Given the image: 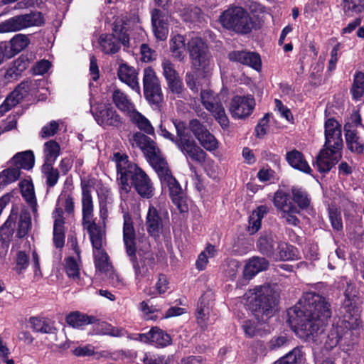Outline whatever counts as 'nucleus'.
<instances>
[{
  "label": "nucleus",
  "mask_w": 364,
  "mask_h": 364,
  "mask_svg": "<svg viewBox=\"0 0 364 364\" xmlns=\"http://www.w3.org/2000/svg\"><path fill=\"white\" fill-rule=\"evenodd\" d=\"M41 172L46 180L47 188H53L58 182L60 178V171L54 168V164H43Z\"/></svg>",
  "instance_id": "37"
},
{
  "label": "nucleus",
  "mask_w": 364,
  "mask_h": 364,
  "mask_svg": "<svg viewBox=\"0 0 364 364\" xmlns=\"http://www.w3.org/2000/svg\"><path fill=\"white\" fill-rule=\"evenodd\" d=\"M228 57L232 61H236L242 64L249 65L256 70H259L261 69V58L259 55L257 53L245 50H235L230 52Z\"/></svg>",
  "instance_id": "22"
},
{
  "label": "nucleus",
  "mask_w": 364,
  "mask_h": 364,
  "mask_svg": "<svg viewBox=\"0 0 364 364\" xmlns=\"http://www.w3.org/2000/svg\"><path fill=\"white\" fill-rule=\"evenodd\" d=\"M29 264L28 255L23 251H19L16 257V267L14 269L21 273L23 270L26 269Z\"/></svg>",
  "instance_id": "56"
},
{
  "label": "nucleus",
  "mask_w": 364,
  "mask_h": 364,
  "mask_svg": "<svg viewBox=\"0 0 364 364\" xmlns=\"http://www.w3.org/2000/svg\"><path fill=\"white\" fill-rule=\"evenodd\" d=\"M197 73L198 74H195L192 72L187 73L185 79L188 87L194 92H198L200 88L198 78L196 75H201V77L204 78L201 74V72L199 73L197 71Z\"/></svg>",
  "instance_id": "57"
},
{
  "label": "nucleus",
  "mask_w": 364,
  "mask_h": 364,
  "mask_svg": "<svg viewBox=\"0 0 364 364\" xmlns=\"http://www.w3.org/2000/svg\"><path fill=\"white\" fill-rule=\"evenodd\" d=\"M97 318L94 316H88L87 314L75 311L70 313L66 317V322L74 328H81L88 324L95 323Z\"/></svg>",
  "instance_id": "32"
},
{
  "label": "nucleus",
  "mask_w": 364,
  "mask_h": 364,
  "mask_svg": "<svg viewBox=\"0 0 364 364\" xmlns=\"http://www.w3.org/2000/svg\"><path fill=\"white\" fill-rule=\"evenodd\" d=\"M132 263L136 279L147 276L149 269H153L155 264L154 253L146 251L142 254L139 253V260L136 258V253L133 255H128Z\"/></svg>",
  "instance_id": "18"
},
{
  "label": "nucleus",
  "mask_w": 364,
  "mask_h": 364,
  "mask_svg": "<svg viewBox=\"0 0 364 364\" xmlns=\"http://www.w3.org/2000/svg\"><path fill=\"white\" fill-rule=\"evenodd\" d=\"M54 218L53 243L56 248H62L65 243L64 218L63 208L58 207L53 212Z\"/></svg>",
  "instance_id": "23"
},
{
  "label": "nucleus",
  "mask_w": 364,
  "mask_h": 364,
  "mask_svg": "<svg viewBox=\"0 0 364 364\" xmlns=\"http://www.w3.org/2000/svg\"><path fill=\"white\" fill-rule=\"evenodd\" d=\"M141 60L144 62H150L156 57V51L152 50L147 44L141 46Z\"/></svg>",
  "instance_id": "61"
},
{
  "label": "nucleus",
  "mask_w": 364,
  "mask_h": 364,
  "mask_svg": "<svg viewBox=\"0 0 364 364\" xmlns=\"http://www.w3.org/2000/svg\"><path fill=\"white\" fill-rule=\"evenodd\" d=\"M143 90L144 97L149 104L159 107L163 102L164 96L160 81L151 67L144 69Z\"/></svg>",
  "instance_id": "12"
},
{
  "label": "nucleus",
  "mask_w": 364,
  "mask_h": 364,
  "mask_svg": "<svg viewBox=\"0 0 364 364\" xmlns=\"http://www.w3.org/2000/svg\"><path fill=\"white\" fill-rule=\"evenodd\" d=\"M131 121L136 125L141 130L147 134L152 135L154 134V129L151 122L143 114L136 110V109L129 114Z\"/></svg>",
  "instance_id": "39"
},
{
  "label": "nucleus",
  "mask_w": 364,
  "mask_h": 364,
  "mask_svg": "<svg viewBox=\"0 0 364 364\" xmlns=\"http://www.w3.org/2000/svg\"><path fill=\"white\" fill-rule=\"evenodd\" d=\"M94 326L95 334L107 335L113 337H122L125 335V330L122 328L114 327L105 321L97 319Z\"/></svg>",
  "instance_id": "33"
},
{
  "label": "nucleus",
  "mask_w": 364,
  "mask_h": 364,
  "mask_svg": "<svg viewBox=\"0 0 364 364\" xmlns=\"http://www.w3.org/2000/svg\"><path fill=\"white\" fill-rule=\"evenodd\" d=\"M112 101L116 107L121 111L131 114L135 108L134 104L128 96L119 89H114L112 93Z\"/></svg>",
  "instance_id": "30"
},
{
  "label": "nucleus",
  "mask_w": 364,
  "mask_h": 364,
  "mask_svg": "<svg viewBox=\"0 0 364 364\" xmlns=\"http://www.w3.org/2000/svg\"><path fill=\"white\" fill-rule=\"evenodd\" d=\"M328 299L313 291L303 294L295 306L288 311V322L296 333L306 340H314L324 331L331 316Z\"/></svg>",
  "instance_id": "1"
},
{
  "label": "nucleus",
  "mask_w": 364,
  "mask_h": 364,
  "mask_svg": "<svg viewBox=\"0 0 364 364\" xmlns=\"http://www.w3.org/2000/svg\"><path fill=\"white\" fill-rule=\"evenodd\" d=\"M291 338L286 335H280L272 337L267 343L269 350H277L279 348L289 346Z\"/></svg>",
  "instance_id": "50"
},
{
  "label": "nucleus",
  "mask_w": 364,
  "mask_h": 364,
  "mask_svg": "<svg viewBox=\"0 0 364 364\" xmlns=\"http://www.w3.org/2000/svg\"><path fill=\"white\" fill-rule=\"evenodd\" d=\"M43 23V17L41 12L18 15L0 23V33L16 32L31 26H40Z\"/></svg>",
  "instance_id": "11"
},
{
  "label": "nucleus",
  "mask_w": 364,
  "mask_h": 364,
  "mask_svg": "<svg viewBox=\"0 0 364 364\" xmlns=\"http://www.w3.org/2000/svg\"><path fill=\"white\" fill-rule=\"evenodd\" d=\"M19 185L23 198L31 207L33 213L36 214L37 213V202L33 185L28 182H21Z\"/></svg>",
  "instance_id": "43"
},
{
  "label": "nucleus",
  "mask_w": 364,
  "mask_h": 364,
  "mask_svg": "<svg viewBox=\"0 0 364 364\" xmlns=\"http://www.w3.org/2000/svg\"><path fill=\"white\" fill-rule=\"evenodd\" d=\"M343 129L348 149L352 152L362 154L364 151V143L358 135L357 131L353 129L350 122L346 123Z\"/></svg>",
  "instance_id": "24"
},
{
  "label": "nucleus",
  "mask_w": 364,
  "mask_h": 364,
  "mask_svg": "<svg viewBox=\"0 0 364 364\" xmlns=\"http://www.w3.org/2000/svg\"><path fill=\"white\" fill-rule=\"evenodd\" d=\"M198 140L201 146L207 151H213L218 148L217 139L208 130L198 137Z\"/></svg>",
  "instance_id": "49"
},
{
  "label": "nucleus",
  "mask_w": 364,
  "mask_h": 364,
  "mask_svg": "<svg viewBox=\"0 0 364 364\" xmlns=\"http://www.w3.org/2000/svg\"><path fill=\"white\" fill-rule=\"evenodd\" d=\"M350 92L353 98L355 100H360L364 95V73L363 72L355 73Z\"/></svg>",
  "instance_id": "45"
},
{
  "label": "nucleus",
  "mask_w": 364,
  "mask_h": 364,
  "mask_svg": "<svg viewBox=\"0 0 364 364\" xmlns=\"http://www.w3.org/2000/svg\"><path fill=\"white\" fill-rule=\"evenodd\" d=\"M257 247L260 253L276 261L293 259L295 256L292 245L278 241L277 237L272 233L261 235L257 242Z\"/></svg>",
  "instance_id": "9"
},
{
  "label": "nucleus",
  "mask_w": 364,
  "mask_h": 364,
  "mask_svg": "<svg viewBox=\"0 0 364 364\" xmlns=\"http://www.w3.org/2000/svg\"><path fill=\"white\" fill-rule=\"evenodd\" d=\"M117 161V173L121 193H127L132 186L144 198H151L154 194V187L149 176L136 164L128 163L127 156L114 154Z\"/></svg>",
  "instance_id": "4"
},
{
  "label": "nucleus",
  "mask_w": 364,
  "mask_h": 364,
  "mask_svg": "<svg viewBox=\"0 0 364 364\" xmlns=\"http://www.w3.org/2000/svg\"><path fill=\"white\" fill-rule=\"evenodd\" d=\"M266 205H260L254 210L249 218L248 231L250 234L257 232L261 228V222L264 216L268 213Z\"/></svg>",
  "instance_id": "36"
},
{
  "label": "nucleus",
  "mask_w": 364,
  "mask_h": 364,
  "mask_svg": "<svg viewBox=\"0 0 364 364\" xmlns=\"http://www.w3.org/2000/svg\"><path fill=\"white\" fill-rule=\"evenodd\" d=\"M161 65L163 68V75L166 81L179 76L175 70L174 65L169 60L164 59L162 61Z\"/></svg>",
  "instance_id": "55"
},
{
  "label": "nucleus",
  "mask_w": 364,
  "mask_h": 364,
  "mask_svg": "<svg viewBox=\"0 0 364 364\" xmlns=\"http://www.w3.org/2000/svg\"><path fill=\"white\" fill-rule=\"evenodd\" d=\"M119 79L126 83L132 90L140 92V87L137 81L136 70L127 64H121L117 70Z\"/></svg>",
  "instance_id": "25"
},
{
  "label": "nucleus",
  "mask_w": 364,
  "mask_h": 364,
  "mask_svg": "<svg viewBox=\"0 0 364 364\" xmlns=\"http://www.w3.org/2000/svg\"><path fill=\"white\" fill-rule=\"evenodd\" d=\"M286 159L293 168L306 173H311V169L300 151L297 150L289 151L287 154Z\"/></svg>",
  "instance_id": "31"
},
{
  "label": "nucleus",
  "mask_w": 364,
  "mask_h": 364,
  "mask_svg": "<svg viewBox=\"0 0 364 364\" xmlns=\"http://www.w3.org/2000/svg\"><path fill=\"white\" fill-rule=\"evenodd\" d=\"M10 163L20 171L31 169L35 164V156L32 151L28 150L16 154L10 160Z\"/></svg>",
  "instance_id": "26"
},
{
  "label": "nucleus",
  "mask_w": 364,
  "mask_h": 364,
  "mask_svg": "<svg viewBox=\"0 0 364 364\" xmlns=\"http://www.w3.org/2000/svg\"><path fill=\"white\" fill-rule=\"evenodd\" d=\"M200 100L205 108L213 114L223 129L228 127L229 119L218 95L210 90H202Z\"/></svg>",
  "instance_id": "13"
},
{
  "label": "nucleus",
  "mask_w": 364,
  "mask_h": 364,
  "mask_svg": "<svg viewBox=\"0 0 364 364\" xmlns=\"http://www.w3.org/2000/svg\"><path fill=\"white\" fill-rule=\"evenodd\" d=\"M364 9V0H344L343 10L346 16H353Z\"/></svg>",
  "instance_id": "47"
},
{
  "label": "nucleus",
  "mask_w": 364,
  "mask_h": 364,
  "mask_svg": "<svg viewBox=\"0 0 364 364\" xmlns=\"http://www.w3.org/2000/svg\"><path fill=\"white\" fill-rule=\"evenodd\" d=\"M31 228V218L30 213L27 210H21L19 215L16 237L18 238L25 237Z\"/></svg>",
  "instance_id": "40"
},
{
  "label": "nucleus",
  "mask_w": 364,
  "mask_h": 364,
  "mask_svg": "<svg viewBox=\"0 0 364 364\" xmlns=\"http://www.w3.org/2000/svg\"><path fill=\"white\" fill-rule=\"evenodd\" d=\"M189 129L197 139L208 131L206 127L196 119H191L189 122Z\"/></svg>",
  "instance_id": "59"
},
{
  "label": "nucleus",
  "mask_w": 364,
  "mask_h": 364,
  "mask_svg": "<svg viewBox=\"0 0 364 364\" xmlns=\"http://www.w3.org/2000/svg\"><path fill=\"white\" fill-rule=\"evenodd\" d=\"M173 124L177 134L175 145L185 156L190 168H193L191 161L203 165L205 161L207 154L197 144L184 122L176 120Z\"/></svg>",
  "instance_id": "8"
},
{
  "label": "nucleus",
  "mask_w": 364,
  "mask_h": 364,
  "mask_svg": "<svg viewBox=\"0 0 364 364\" xmlns=\"http://www.w3.org/2000/svg\"><path fill=\"white\" fill-rule=\"evenodd\" d=\"M123 240L128 255H133L136 253V232L134 223L128 213L123 215Z\"/></svg>",
  "instance_id": "20"
},
{
  "label": "nucleus",
  "mask_w": 364,
  "mask_h": 364,
  "mask_svg": "<svg viewBox=\"0 0 364 364\" xmlns=\"http://www.w3.org/2000/svg\"><path fill=\"white\" fill-rule=\"evenodd\" d=\"M65 269L67 275L73 279H77L80 275V267L77 260L73 257L65 259Z\"/></svg>",
  "instance_id": "51"
},
{
  "label": "nucleus",
  "mask_w": 364,
  "mask_h": 364,
  "mask_svg": "<svg viewBox=\"0 0 364 364\" xmlns=\"http://www.w3.org/2000/svg\"><path fill=\"white\" fill-rule=\"evenodd\" d=\"M268 266L269 262L265 258L254 257L245 265L244 276L250 279L259 272L266 270Z\"/></svg>",
  "instance_id": "27"
},
{
  "label": "nucleus",
  "mask_w": 364,
  "mask_h": 364,
  "mask_svg": "<svg viewBox=\"0 0 364 364\" xmlns=\"http://www.w3.org/2000/svg\"><path fill=\"white\" fill-rule=\"evenodd\" d=\"M210 293H206L200 298L196 309V318L198 323L201 326L205 325V321L208 319L211 309L210 298Z\"/></svg>",
  "instance_id": "29"
},
{
  "label": "nucleus",
  "mask_w": 364,
  "mask_h": 364,
  "mask_svg": "<svg viewBox=\"0 0 364 364\" xmlns=\"http://www.w3.org/2000/svg\"><path fill=\"white\" fill-rule=\"evenodd\" d=\"M51 66L50 63L48 60H43L36 63L33 68V72L34 75H43L48 72Z\"/></svg>",
  "instance_id": "62"
},
{
  "label": "nucleus",
  "mask_w": 364,
  "mask_h": 364,
  "mask_svg": "<svg viewBox=\"0 0 364 364\" xmlns=\"http://www.w3.org/2000/svg\"><path fill=\"white\" fill-rule=\"evenodd\" d=\"M325 144L324 147L340 151L343 146L341 126L336 119H328L325 122Z\"/></svg>",
  "instance_id": "14"
},
{
  "label": "nucleus",
  "mask_w": 364,
  "mask_h": 364,
  "mask_svg": "<svg viewBox=\"0 0 364 364\" xmlns=\"http://www.w3.org/2000/svg\"><path fill=\"white\" fill-rule=\"evenodd\" d=\"M82 224L87 230L93 247L95 265L101 272H109L112 266L109 262L107 254L102 249V232L94 218V205L90 187L82 183Z\"/></svg>",
  "instance_id": "3"
},
{
  "label": "nucleus",
  "mask_w": 364,
  "mask_h": 364,
  "mask_svg": "<svg viewBox=\"0 0 364 364\" xmlns=\"http://www.w3.org/2000/svg\"><path fill=\"white\" fill-rule=\"evenodd\" d=\"M292 199L298 205V208H306L310 204V199L306 191L301 188H293L292 190Z\"/></svg>",
  "instance_id": "48"
},
{
  "label": "nucleus",
  "mask_w": 364,
  "mask_h": 364,
  "mask_svg": "<svg viewBox=\"0 0 364 364\" xmlns=\"http://www.w3.org/2000/svg\"><path fill=\"white\" fill-rule=\"evenodd\" d=\"M9 45L7 58H11L21 50L25 49L30 43L29 38L23 34H17L10 41Z\"/></svg>",
  "instance_id": "34"
},
{
  "label": "nucleus",
  "mask_w": 364,
  "mask_h": 364,
  "mask_svg": "<svg viewBox=\"0 0 364 364\" xmlns=\"http://www.w3.org/2000/svg\"><path fill=\"white\" fill-rule=\"evenodd\" d=\"M274 205L282 213L291 210H296V206L289 200V196L283 191H278L274 193Z\"/></svg>",
  "instance_id": "42"
},
{
  "label": "nucleus",
  "mask_w": 364,
  "mask_h": 364,
  "mask_svg": "<svg viewBox=\"0 0 364 364\" xmlns=\"http://www.w3.org/2000/svg\"><path fill=\"white\" fill-rule=\"evenodd\" d=\"M60 202H62V205L68 214H72L74 212L75 203L73 198L70 195H60L58 199L55 208L57 206L62 208L59 205Z\"/></svg>",
  "instance_id": "53"
},
{
  "label": "nucleus",
  "mask_w": 364,
  "mask_h": 364,
  "mask_svg": "<svg viewBox=\"0 0 364 364\" xmlns=\"http://www.w3.org/2000/svg\"><path fill=\"white\" fill-rule=\"evenodd\" d=\"M97 124L102 127H113L119 128L123 124L122 118L117 111L109 106H101L94 114Z\"/></svg>",
  "instance_id": "17"
},
{
  "label": "nucleus",
  "mask_w": 364,
  "mask_h": 364,
  "mask_svg": "<svg viewBox=\"0 0 364 364\" xmlns=\"http://www.w3.org/2000/svg\"><path fill=\"white\" fill-rule=\"evenodd\" d=\"M170 50L175 58L179 60H182L184 58L186 44L185 38L183 36L176 35L171 39Z\"/></svg>",
  "instance_id": "41"
},
{
  "label": "nucleus",
  "mask_w": 364,
  "mask_h": 364,
  "mask_svg": "<svg viewBox=\"0 0 364 364\" xmlns=\"http://www.w3.org/2000/svg\"><path fill=\"white\" fill-rule=\"evenodd\" d=\"M150 337L151 343L158 346L164 347L169 345L171 342V336L158 327H154L151 329Z\"/></svg>",
  "instance_id": "46"
},
{
  "label": "nucleus",
  "mask_w": 364,
  "mask_h": 364,
  "mask_svg": "<svg viewBox=\"0 0 364 364\" xmlns=\"http://www.w3.org/2000/svg\"><path fill=\"white\" fill-rule=\"evenodd\" d=\"M255 106L254 97L247 95L246 96H235L232 98L229 110L233 118L242 119L251 114Z\"/></svg>",
  "instance_id": "15"
},
{
  "label": "nucleus",
  "mask_w": 364,
  "mask_h": 364,
  "mask_svg": "<svg viewBox=\"0 0 364 364\" xmlns=\"http://www.w3.org/2000/svg\"><path fill=\"white\" fill-rule=\"evenodd\" d=\"M299 213H300L299 208H298L296 206L295 211L294 210L291 211V210H286L281 213V216H282V218L284 219L285 220L286 223H287L288 225L296 226L299 224V220L296 216V214H298Z\"/></svg>",
  "instance_id": "58"
},
{
  "label": "nucleus",
  "mask_w": 364,
  "mask_h": 364,
  "mask_svg": "<svg viewBox=\"0 0 364 364\" xmlns=\"http://www.w3.org/2000/svg\"><path fill=\"white\" fill-rule=\"evenodd\" d=\"M138 21V17L132 18H129L127 16L117 17L113 23L112 33L100 35L98 40L100 50L105 54L112 55L119 50L121 44L129 46V34L128 31L131 26Z\"/></svg>",
  "instance_id": "6"
},
{
  "label": "nucleus",
  "mask_w": 364,
  "mask_h": 364,
  "mask_svg": "<svg viewBox=\"0 0 364 364\" xmlns=\"http://www.w3.org/2000/svg\"><path fill=\"white\" fill-rule=\"evenodd\" d=\"M29 90V84L27 82H22L10 93V95L19 103L28 95Z\"/></svg>",
  "instance_id": "54"
},
{
  "label": "nucleus",
  "mask_w": 364,
  "mask_h": 364,
  "mask_svg": "<svg viewBox=\"0 0 364 364\" xmlns=\"http://www.w3.org/2000/svg\"><path fill=\"white\" fill-rule=\"evenodd\" d=\"M29 323L33 331L41 333H55L56 330L51 322L43 318L31 317Z\"/></svg>",
  "instance_id": "38"
},
{
  "label": "nucleus",
  "mask_w": 364,
  "mask_h": 364,
  "mask_svg": "<svg viewBox=\"0 0 364 364\" xmlns=\"http://www.w3.org/2000/svg\"><path fill=\"white\" fill-rule=\"evenodd\" d=\"M304 359L302 348L296 347L287 355L277 360L274 364H300L303 362Z\"/></svg>",
  "instance_id": "44"
},
{
  "label": "nucleus",
  "mask_w": 364,
  "mask_h": 364,
  "mask_svg": "<svg viewBox=\"0 0 364 364\" xmlns=\"http://www.w3.org/2000/svg\"><path fill=\"white\" fill-rule=\"evenodd\" d=\"M18 213L11 210V213L5 223L0 228V241L4 244H8L12 239Z\"/></svg>",
  "instance_id": "28"
},
{
  "label": "nucleus",
  "mask_w": 364,
  "mask_h": 364,
  "mask_svg": "<svg viewBox=\"0 0 364 364\" xmlns=\"http://www.w3.org/2000/svg\"><path fill=\"white\" fill-rule=\"evenodd\" d=\"M145 224L149 235L155 238L159 237L163 229V218L160 205L149 204Z\"/></svg>",
  "instance_id": "16"
},
{
  "label": "nucleus",
  "mask_w": 364,
  "mask_h": 364,
  "mask_svg": "<svg viewBox=\"0 0 364 364\" xmlns=\"http://www.w3.org/2000/svg\"><path fill=\"white\" fill-rule=\"evenodd\" d=\"M151 23L156 38L160 41L166 39L168 33V16L161 10L155 9L151 11Z\"/></svg>",
  "instance_id": "21"
},
{
  "label": "nucleus",
  "mask_w": 364,
  "mask_h": 364,
  "mask_svg": "<svg viewBox=\"0 0 364 364\" xmlns=\"http://www.w3.org/2000/svg\"><path fill=\"white\" fill-rule=\"evenodd\" d=\"M188 49L193 66L198 72H201L203 77H208L214 63L206 43L200 37H193L188 43Z\"/></svg>",
  "instance_id": "10"
},
{
  "label": "nucleus",
  "mask_w": 364,
  "mask_h": 364,
  "mask_svg": "<svg viewBox=\"0 0 364 364\" xmlns=\"http://www.w3.org/2000/svg\"><path fill=\"white\" fill-rule=\"evenodd\" d=\"M341 154L335 149H328L323 146L316 157L314 166L321 173H327L340 160Z\"/></svg>",
  "instance_id": "19"
},
{
  "label": "nucleus",
  "mask_w": 364,
  "mask_h": 364,
  "mask_svg": "<svg viewBox=\"0 0 364 364\" xmlns=\"http://www.w3.org/2000/svg\"><path fill=\"white\" fill-rule=\"evenodd\" d=\"M60 154V144L54 140H50L43 145V164H54L57 158Z\"/></svg>",
  "instance_id": "35"
},
{
  "label": "nucleus",
  "mask_w": 364,
  "mask_h": 364,
  "mask_svg": "<svg viewBox=\"0 0 364 364\" xmlns=\"http://www.w3.org/2000/svg\"><path fill=\"white\" fill-rule=\"evenodd\" d=\"M221 26L237 34H249L257 26L254 18L242 6L230 4L219 16Z\"/></svg>",
  "instance_id": "7"
},
{
  "label": "nucleus",
  "mask_w": 364,
  "mask_h": 364,
  "mask_svg": "<svg viewBox=\"0 0 364 364\" xmlns=\"http://www.w3.org/2000/svg\"><path fill=\"white\" fill-rule=\"evenodd\" d=\"M155 291H152L151 289L146 291V294L149 296H155L156 294H164L168 289V281L165 274H159L158 280L155 284Z\"/></svg>",
  "instance_id": "52"
},
{
  "label": "nucleus",
  "mask_w": 364,
  "mask_h": 364,
  "mask_svg": "<svg viewBox=\"0 0 364 364\" xmlns=\"http://www.w3.org/2000/svg\"><path fill=\"white\" fill-rule=\"evenodd\" d=\"M244 296L247 299L249 309L257 317L261 314L264 320V316L268 318L273 315L279 302V294L275 286L265 284L250 289Z\"/></svg>",
  "instance_id": "5"
},
{
  "label": "nucleus",
  "mask_w": 364,
  "mask_h": 364,
  "mask_svg": "<svg viewBox=\"0 0 364 364\" xmlns=\"http://www.w3.org/2000/svg\"><path fill=\"white\" fill-rule=\"evenodd\" d=\"M130 141L133 146L139 147L143 151L151 166L157 173L162 187L164 188H168L173 202L179 205L183 195L181 187L172 175L167 161L161 156L156 143L141 132L134 133Z\"/></svg>",
  "instance_id": "2"
},
{
  "label": "nucleus",
  "mask_w": 364,
  "mask_h": 364,
  "mask_svg": "<svg viewBox=\"0 0 364 364\" xmlns=\"http://www.w3.org/2000/svg\"><path fill=\"white\" fill-rule=\"evenodd\" d=\"M329 218L331 225L334 230L339 231L343 229L341 216L337 213V211H331L329 213Z\"/></svg>",
  "instance_id": "64"
},
{
  "label": "nucleus",
  "mask_w": 364,
  "mask_h": 364,
  "mask_svg": "<svg viewBox=\"0 0 364 364\" xmlns=\"http://www.w3.org/2000/svg\"><path fill=\"white\" fill-rule=\"evenodd\" d=\"M167 83L172 92L176 94H181L182 92L183 86L179 76L167 80Z\"/></svg>",
  "instance_id": "63"
},
{
  "label": "nucleus",
  "mask_w": 364,
  "mask_h": 364,
  "mask_svg": "<svg viewBox=\"0 0 364 364\" xmlns=\"http://www.w3.org/2000/svg\"><path fill=\"white\" fill-rule=\"evenodd\" d=\"M59 129V124L56 121H51L48 124L44 126L40 133L42 138H48L54 136Z\"/></svg>",
  "instance_id": "60"
}]
</instances>
